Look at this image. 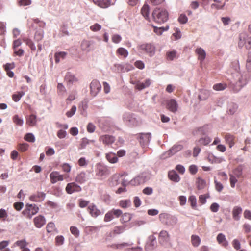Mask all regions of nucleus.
<instances>
[{"label":"nucleus","mask_w":251,"mask_h":251,"mask_svg":"<svg viewBox=\"0 0 251 251\" xmlns=\"http://www.w3.org/2000/svg\"><path fill=\"white\" fill-rule=\"evenodd\" d=\"M153 20L157 23L161 24L166 22L168 19V12L163 8H156L152 14Z\"/></svg>","instance_id":"nucleus-1"},{"label":"nucleus","mask_w":251,"mask_h":251,"mask_svg":"<svg viewBox=\"0 0 251 251\" xmlns=\"http://www.w3.org/2000/svg\"><path fill=\"white\" fill-rule=\"evenodd\" d=\"M159 219L161 223L167 226H174L177 222L176 217L166 213L160 214Z\"/></svg>","instance_id":"nucleus-2"},{"label":"nucleus","mask_w":251,"mask_h":251,"mask_svg":"<svg viewBox=\"0 0 251 251\" xmlns=\"http://www.w3.org/2000/svg\"><path fill=\"white\" fill-rule=\"evenodd\" d=\"M39 207L35 204H27L25 209L22 211V214L26 218L30 219L32 216L36 214L39 211Z\"/></svg>","instance_id":"nucleus-3"},{"label":"nucleus","mask_w":251,"mask_h":251,"mask_svg":"<svg viewBox=\"0 0 251 251\" xmlns=\"http://www.w3.org/2000/svg\"><path fill=\"white\" fill-rule=\"evenodd\" d=\"M138 50L142 52H145L150 56H153L155 51V47L151 44H143L139 46Z\"/></svg>","instance_id":"nucleus-4"},{"label":"nucleus","mask_w":251,"mask_h":251,"mask_svg":"<svg viewBox=\"0 0 251 251\" xmlns=\"http://www.w3.org/2000/svg\"><path fill=\"white\" fill-rule=\"evenodd\" d=\"M122 214V211L121 210L113 209L105 214L104 221L105 222L111 221L115 217L119 218Z\"/></svg>","instance_id":"nucleus-5"},{"label":"nucleus","mask_w":251,"mask_h":251,"mask_svg":"<svg viewBox=\"0 0 251 251\" xmlns=\"http://www.w3.org/2000/svg\"><path fill=\"white\" fill-rule=\"evenodd\" d=\"M109 170L106 166L101 164L97 165L96 171V175L97 176L102 177L109 175Z\"/></svg>","instance_id":"nucleus-6"},{"label":"nucleus","mask_w":251,"mask_h":251,"mask_svg":"<svg viewBox=\"0 0 251 251\" xmlns=\"http://www.w3.org/2000/svg\"><path fill=\"white\" fill-rule=\"evenodd\" d=\"M90 93L93 96H96L100 91L101 86L100 83L97 80H93L90 85Z\"/></svg>","instance_id":"nucleus-7"},{"label":"nucleus","mask_w":251,"mask_h":251,"mask_svg":"<svg viewBox=\"0 0 251 251\" xmlns=\"http://www.w3.org/2000/svg\"><path fill=\"white\" fill-rule=\"evenodd\" d=\"M166 108L170 111L176 113L178 107L176 101L174 99H170L166 101Z\"/></svg>","instance_id":"nucleus-8"},{"label":"nucleus","mask_w":251,"mask_h":251,"mask_svg":"<svg viewBox=\"0 0 251 251\" xmlns=\"http://www.w3.org/2000/svg\"><path fill=\"white\" fill-rule=\"evenodd\" d=\"M81 190L80 186L75 183L72 182L68 183L66 187V191L68 194H71L74 192H78Z\"/></svg>","instance_id":"nucleus-9"},{"label":"nucleus","mask_w":251,"mask_h":251,"mask_svg":"<svg viewBox=\"0 0 251 251\" xmlns=\"http://www.w3.org/2000/svg\"><path fill=\"white\" fill-rule=\"evenodd\" d=\"M99 140L104 145H109L114 142L115 138L112 135L106 134L100 136Z\"/></svg>","instance_id":"nucleus-10"},{"label":"nucleus","mask_w":251,"mask_h":251,"mask_svg":"<svg viewBox=\"0 0 251 251\" xmlns=\"http://www.w3.org/2000/svg\"><path fill=\"white\" fill-rule=\"evenodd\" d=\"M87 210L91 216L94 218H96L103 213L94 204L89 205Z\"/></svg>","instance_id":"nucleus-11"},{"label":"nucleus","mask_w":251,"mask_h":251,"mask_svg":"<svg viewBox=\"0 0 251 251\" xmlns=\"http://www.w3.org/2000/svg\"><path fill=\"white\" fill-rule=\"evenodd\" d=\"M50 182L51 183H55L58 181H63L64 179V176L60 175L58 172L53 171L50 175Z\"/></svg>","instance_id":"nucleus-12"},{"label":"nucleus","mask_w":251,"mask_h":251,"mask_svg":"<svg viewBox=\"0 0 251 251\" xmlns=\"http://www.w3.org/2000/svg\"><path fill=\"white\" fill-rule=\"evenodd\" d=\"M46 194L42 192H37L29 197V200L34 202H41L45 198Z\"/></svg>","instance_id":"nucleus-13"},{"label":"nucleus","mask_w":251,"mask_h":251,"mask_svg":"<svg viewBox=\"0 0 251 251\" xmlns=\"http://www.w3.org/2000/svg\"><path fill=\"white\" fill-rule=\"evenodd\" d=\"M225 141L229 148H232L236 143V137L230 133H226L224 136Z\"/></svg>","instance_id":"nucleus-14"},{"label":"nucleus","mask_w":251,"mask_h":251,"mask_svg":"<svg viewBox=\"0 0 251 251\" xmlns=\"http://www.w3.org/2000/svg\"><path fill=\"white\" fill-rule=\"evenodd\" d=\"M242 212V208L239 206H234L232 211V217L235 221H238L240 219V215Z\"/></svg>","instance_id":"nucleus-15"},{"label":"nucleus","mask_w":251,"mask_h":251,"mask_svg":"<svg viewBox=\"0 0 251 251\" xmlns=\"http://www.w3.org/2000/svg\"><path fill=\"white\" fill-rule=\"evenodd\" d=\"M46 220L45 218L41 215H39L34 219V223L35 226L37 228H41L45 224Z\"/></svg>","instance_id":"nucleus-16"},{"label":"nucleus","mask_w":251,"mask_h":251,"mask_svg":"<svg viewBox=\"0 0 251 251\" xmlns=\"http://www.w3.org/2000/svg\"><path fill=\"white\" fill-rule=\"evenodd\" d=\"M170 236L166 230H162L159 234L158 239L160 242H168L170 240Z\"/></svg>","instance_id":"nucleus-17"},{"label":"nucleus","mask_w":251,"mask_h":251,"mask_svg":"<svg viewBox=\"0 0 251 251\" xmlns=\"http://www.w3.org/2000/svg\"><path fill=\"white\" fill-rule=\"evenodd\" d=\"M65 80L68 84H73L77 82L78 79L74 75L67 73L65 76Z\"/></svg>","instance_id":"nucleus-18"},{"label":"nucleus","mask_w":251,"mask_h":251,"mask_svg":"<svg viewBox=\"0 0 251 251\" xmlns=\"http://www.w3.org/2000/svg\"><path fill=\"white\" fill-rule=\"evenodd\" d=\"M93 44V41L84 40L81 43V47L82 50L89 51L92 49Z\"/></svg>","instance_id":"nucleus-19"},{"label":"nucleus","mask_w":251,"mask_h":251,"mask_svg":"<svg viewBox=\"0 0 251 251\" xmlns=\"http://www.w3.org/2000/svg\"><path fill=\"white\" fill-rule=\"evenodd\" d=\"M151 137L150 133H140L139 134V142L141 144H147L149 142Z\"/></svg>","instance_id":"nucleus-20"},{"label":"nucleus","mask_w":251,"mask_h":251,"mask_svg":"<svg viewBox=\"0 0 251 251\" xmlns=\"http://www.w3.org/2000/svg\"><path fill=\"white\" fill-rule=\"evenodd\" d=\"M36 116L31 114L26 117V123L30 126H33L36 124Z\"/></svg>","instance_id":"nucleus-21"},{"label":"nucleus","mask_w":251,"mask_h":251,"mask_svg":"<svg viewBox=\"0 0 251 251\" xmlns=\"http://www.w3.org/2000/svg\"><path fill=\"white\" fill-rule=\"evenodd\" d=\"M217 240L219 244H221L225 247H226L228 245V243L226 240L225 236L223 233H219L217 235Z\"/></svg>","instance_id":"nucleus-22"},{"label":"nucleus","mask_w":251,"mask_h":251,"mask_svg":"<svg viewBox=\"0 0 251 251\" xmlns=\"http://www.w3.org/2000/svg\"><path fill=\"white\" fill-rule=\"evenodd\" d=\"M195 53L198 56V59L203 61L206 56V52L201 48H198L195 50Z\"/></svg>","instance_id":"nucleus-23"},{"label":"nucleus","mask_w":251,"mask_h":251,"mask_svg":"<svg viewBox=\"0 0 251 251\" xmlns=\"http://www.w3.org/2000/svg\"><path fill=\"white\" fill-rule=\"evenodd\" d=\"M93 1L101 8L107 7L110 4V0H93Z\"/></svg>","instance_id":"nucleus-24"},{"label":"nucleus","mask_w":251,"mask_h":251,"mask_svg":"<svg viewBox=\"0 0 251 251\" xmlns=\"http://www.w3.org/2000/svg\"><path fill=\"white\" fill-rule=\"evenodd\" d=\"M125 227L123 226H115L113 231L110 233V236L111 237L116 234L122 233L125 230Z\"/></svg>","instance_id":"nucleus-25"},{"label":"nucleus","mask_w":251,"mask_h":251,"mask_svg":"<svg viewBox=\"0 0 251 251\" xmlns=\"http://www.w3.org/2000/svg\"><path fill=\"white\" fill-rule=\"evenodd\" d=\"M151 84V81L150 79H147L144 82H138L136 85L135 88L139 90H141L146 87H148Z\"/></svg>","instance_id":"nucleus-26"},{"label":"nucleus","mask_w":251,"mask_h":251,"mask_svg":"<svg viewBox=\"0 0 251 251\" xmlns=\"http://www.w3.org/2000/svg\"><path fill=\"white\" fill-rule=\"evenodd\" d=\"M183 148V146L181 145H176L174 146L169 151L167 152L168 155H173L177 151L181 150Z\"/></svg>","instance_id":"nucleus-27"},{"label":"nucleus","mask_w":251,"mask_h":251,"mask_svg":"<svg viewBox=\"0 0 251 251\" xmlns=\"http://www.w3.org/2000/svg\"><path fill=\"white\" fill-rule=\"evenodd\" d=\"M86 180V173L82 172L78 174L76 178L75 181L79 183H83Z\"/></svg>","instance_id":"nucleus-28"},{"label":"nucleus","mask_w":251,"mask_h":251,"mask_svg":"<svg viewBox=\"0 0 251 251\" xmlns=\"http://www.w3.org/2000/svg\"><path fill=\"white\" fill-rule=\"evenodd\" d=\"M107 160L111 163H115L118 161V158L115 153L109 152L106 155Z\"/></svg>","instance_id":"nucleus-29"},{"label":"nucleus","mask_w":251,"mask_h":251,"mask_svg":"<svg viewBox=\"0 0 251 251\" xmlns=\"http://www.w3.org/2000/svg\"><path fill=\"white\" fill-rule=\"evenodd\" d=\"M168 177L170 180L174 182H178L180 180L179 176L174 171H170L169 172Z\"/></svg>","instance_id":"nucleus-30"},{"label":"nucleus","mask_w":251,"mask_h":251,"mask_svg":"<svg viewBox=\"0 0 251 251\" xmlns=\"http://www.w3.org/2000/svg\"><path fill=\"white\" fill-rule=\"evenodd\" d=\"M243 169L242 165H239L233 170V174H232L237 178H240L242 176Z\"/></svg>","instance_id":"nucleus-31"},{"label":"nucleus","mask_w":251,"mask_h":251,"mask_svg":"<svg viewBox=\"0 0 251 251\" xmlns=\"http://www.w3.org/2000/svg\"><path fill=\"white\" fill-rule=\"evenodd\" d=\"M155 237L153 236H151L150 237V242L148 243L146 246L145 247L146 249H152L154 247L156 246V241L155 240Z\"/></svg>","instance_id":"nucleus-32"},{"label":"nucleus","mask_w":251,"mask_h":251,"mask_svg":"<svg viewBox=\"0 0 251 251\" xmlns=\"http://www.w3.org/2000/svg\"><path fill=\"white\" fill-rule=\"evenodd\" d=\"M150 7L148 4H145L141 9V12L142 15L146 18L149 19Z\"/></svg>","instance_id":"nucleus-33"},{"label":"nucleus","mask_w":251,"mask_h":251,"mask_svg":"<svg viewBox=\"0 0 251 251\" xmlns=\"http://www.w3.org/2000/svg\"><path fill=\"white\" fill-rule=\"evenodd\" d=\"M200 238L196 235H193L191 236V243L192 245L195 247H197L201 243Z\"/></svg>","instance_id":"nucleus-34"},{"label":"nucleus","mask_w":251,"mask_h":251,"mask_svg":"<svg viewBox=\"0 0 251 251\" xmlns=\"http://www.w3.org/2000/svg\"><path fill=\"white\" fill-rule=\"evenodd\" d=\"M211 142V139L208 137L201 138L197 141L198 145L205 146L208 145Z\"/></svg>","instance_id":"nucleus-35"},{"label":"nucleus","mask_w":251,"mask_h":251,"mask_svg":"<svg viewBox=\"0 0 251 251\" xmlns=\"http://www.w3.org/2000/svg\"><path fill=\"white\" fill-rule=\"evenodd\" d=\"M95 141L94 140H89L87 138H84L82 139L81 143L80 144V149H84L90 143H94Z\"/></svg>","instance_id":"nucleus-36"},{"label":"nucleus","mask_w":251,"mask_h":251,"mask_svg":"<svg viewBox=\"0 0 251 251\" xmlns=\"http://www.w3.org/2000/svg\"><path fill=\"white\" fill-rule=\"evenodd\" d=\"M67 55V53L64 51H60L54 54L55 61L56 63L60 61V58L64 59Z\"/></svg>","instance_id":"nucleus-37"},{"label":"nucleus","mask_w":251,"mask_h":251,"mask_svg":"<svg viewBox=\"0 0 251 251\" xmlns=\"http://www.w3.org/2000/svg\"><path fill=\"white\" fill-rule=\"evenodd\" d=\"M116 53L124 58H126L128 55V51L126 49L122 47L119 48L117 50Z\"/></svg>","instance_id":"nucleus-38"},{"label":"nucleus","mask_w":251,"mask_h":251,"mask_svg":"<svg viewBox=\"0 0 251 251\" xmlns=\"http://www.w3.org/2000/svg\"><path fill=\"white\" fill-rule=\"evenodd\" d=\"M227 84L226 83H217L214 84L213 88L215 91H222L224 90L227 88Z\"/></svg>","instance_id":"nucleus-39"},{"label":"nucleus","mask_w":251,"mask_h":251,"mask_svg":"<svg viewBox=\"0 0 251 251\" xmlns=\"http://www.w3.org/2000/svg\"><path fill=\"white\" fill-rule=\"evenodd\" d=\"M28 245V243L26 242L25 240H21L17 241L13 245L14 246H18L20 249H23L25 247Z\"/></svg>","instance_id":"nucleus-40"},{"label":"nucleus","mask_w":251,"mask_h":251,"mask_svg":"<svg viewBox=\"0 0 251 251\" xmlns=\"http://www.w3.org/2000/svg\"><path fill=\"white\" fill-rule=\"evenodd\" d=\"M13 122L15 125L19 126H22L23 125V120L18 115H15L12 118Z\"/></svg>","instance_id":"nucleus-41"},{"label":"nucleus","mask_w":251,"mask_h":251,"mask_svg":"<svg viewBox=\"0 0 251 251\" xmlns=\"http://www.w3.org/2000/svg\"><path fill=\"white\" fill-rule=\"evenodd\" d=\"M25 95V93L23 91L17 92L15 94H14L12 96V100L15 102H18L19 101L21 97Z\"/></svg>","instance_id":"nucleus-42"},{"label":"nucleus","mask_w":251,"mask_h":251,"mask_svg":"<svg viewBox=\"0 0 251 251\" xmlns=\"http://www.w3.org/2000/svg\"><path fill=\"white\" fill-rule=\"evenodd\" d=\"M238 109V105L234 103H230L228 108V112L230 114H233Z\"/></svg>","instance_id":"nucleus-43"},{"label":"nucleus","mask_w":251,"mask_h":251,"mask_svg":"<svg viewBox=\"0 0 251 251\" xmlns=\"http://www.w3.org/2000/svg\"><path fill=\"white\" fill-rule=\"evenodd\" d=\"M196 183L197 188L199 190L203 189L206 185L205 181L201 178H198L197 180Z\"/></svg>","instance_id":"nucleus-44"},{"label":"nucleus","mask_w":251,"mask_h":251,"mask_svg":"<svg viewBox=\"0 0 251 251\" xmlns=\"http://www.w3.org/2000/svg\"><path fill=\"white\" fill-rule=\"evenodd\" d=\"M131 219V215L128 213H125L122 215L120 219L121 223H125L129 221Z\"/></svg>","instance_id":"nucleus-45"},{"label":"nucleus","mask_w":251,"mask_h":251,"mask_svg":"<svg viewBox=\"0 0 251 251\" xmlns=\"http://www.w3.org/2000/svg\"><path fill=\"white\" fill-rule=\"evenodd\" d=\"M246 82L244 84H241V81L239 80V82L236 83V85L232 87V91L234 93L238 92L243 87L244 85L246 84Z\"/></svg>","instance_id":"nucleus-46"},{"label":"nucleus","mask_w":251,"mask_h":251,"mask_svg":"<svg viewBox=\"0 0 251 251\" xmlns=\"http://www.w3.org/2000/svg\"><path fill=\"white\" fill-rule=\"evenodd\" d=\"M229 181H230V184L232 188H234L235 186L236 183L237 182L238 180L237 179V177L235 176H234L232 174H229Z\"/></svg>","instance_id":"nucleus-47"},{"label":"nucleus","mask_w":251,"mask_h":251,"mask_svg":"<svg viewBox=\"0 0 251 251\" xmlns=\"http://www.w3.org/2000/svg\"><path fill=\"white\" fill-rule=\"evenodd\" d=\"M176 52L175 50L168 51L166 53V58L168 60L172 61L176 57Z\"/></svg>","instance_id":"nucleus-48"},{"label":"nucleus","mask_w":251,"mask_h":251,"mask_svg":"<svg viewBox=\"0 0 251 251\" xmlns=\"http://www.w3.org/2000/svg\"><path fill=\"white\" fill-rule=\"evenodd\" d=\"M188 201L190 203L191 206L193 209H196L197 205L196 198L194 196H191L188 199Z\"/></svg>","instance_id":"nucleus-49"},{"label":"nucleus","mask_w":251,"mask_h":251,"mask_svg":"<svg viewBox=\"0 0 251 251\" xmlns=\"http://www.w3.org/2000/svg\"><path fill=\"white\" fill-rule=\"evenodd\" d=\"M131 201L129 200H122L120 201L119 205L124 208L130 206Z\"/></svg>","instance_id":"nucleus-50"},{"label":"nucleus","mask_w":251,"mask_h":251,"mask_svg":"<svg viewBox=\"0 0 251 251\" xmlns=\"http://www.w3.org/2000/svg\"><path fill=\"white\" fill-rule=\"evenodd\" d=\"M29 145L27 143L19 144L18 145V150L22 152L25 151L27 150Z\"/></svg>","instance_id":"nucleus-51"},{"label":"nucleus","mask_w":251,"mask_h":251,"mask_svg":"<svg viewBox=\"0 0 251 251\" xmlns=\"http://www.w3.org/2000/svg\"><path fill=\"white\" fill-rule=\"evenodd\" d=\"M23 40L26 44L30 47L32 50H36V47L34 44L30 39H24Z\"/></svg>","instance_id":"nucleus-52"},{"label":"nucleus","mask_w":251,"mask_h":251,"mask_svg":"<svg viewBox=\"0 0 251 251\" xmlns=\"http://www.w3.org/2000/svg\"><path fill=\"white\" fill-rule=\"evenodd\" d=\"M24 139L29 142H35V137L33 134L32 133H27L25 135Z\"/></svg>","instance_id":"nucleus-53"},{"label":"nucleus","mask_w":251,"mask_h":251,"mask_svg":"<svg viewBox=\"0 0 251 251\" xmlns=\"http://www.w3.org/2000/svg\"><path fill=\"white\" fill-rule=\"evenodd\" d=\"M46 229L48 232H52L55 230V226L53 223H49L46 226Z\"/></svg>","instance_id":"nucleus-54"},{"label":"nucleus","mask_w":251,"mask_h":251,"mask_svg":"<svg viewBox=\"0 0 251 251\" xmlns=\"http://www.w3.org/2000/svg\"><path fill=\"white\" fill-rule=\"evenodd\" d=\"M214 184L215 189L219 192H221L223 189V185L221 182L218 181L215 178L214 179Z\"/></svg>","instance_id":"nucleus-55"},{"label":"nucleus","mask_w":251,"mask_h":251,"mask_svg":"<svg viewBox=\"0 0 251 251\" xmlns=\"http://www.w3.org/2000/svg\"><path fill=\"white\" fill-rule=\"evenodd\" d=\"M153 31L157 35H161L162 32L164 31L167 30L168 29V28H166L165 29L164 27H157L154 26H153Z\"/></svg>","instance_id":"nucleus-56"},{"label":"nucleus","mask_w":251,"mask_h":251,"mask_svg":"<svg viewBox=\"0 0 251 251\" xmlns=\"http://www.w3.org/2000/svg\"><path fill=\"white\" fill-rule=\"evenodd\" d=\"M209 194L201 195L199 196V201L201 204H203L206 203V199L209 198Z\"/></svg>","instance_id":"nucleus-57"},{"label":"nucleus","mask_w":251,"mask_h":251,"mask_svg":"<svg viewBox=\"0 0 251 251\" xmlns=\"http://www.w3.org/2000/svg\"><path fill=\"white\" fill-rule=\"evenodd\" d=\"M76 111V107L75 105H73L71 109L66 113V115L68 117H71L73 116Z\"/></svg>","instance_id":"nucleus-58"},{"label":"nucleus","mask_w":251,"mask_h":251,"mask_svg":"<svg viewBox=\"0 0 251 251\" xmlns=\"http://www.w3.org/2000/svg\"><path fill=\"white\" fill-rule=\"evenodd\" d=\"M89 203V201L83 200L82 199H79L78 200V205L81 208H85L88 206Z\"/></svg>","instance_id":"nucleus-59"},{"label":"nucleus","mask_w":251,"mask_h":251,"mask_svg":"<svg viewBox=\"0 0 251 251\" xmlns=\"http://www.w3.org/2000/svg\"><path fill=\"white\" fill-rule=\"evenodd\" d=\"M70 231L75 237H78L79 235V230L75 226H71L70 227Z\"/></svg>","instance_id":"nucleus-60"},{"label":"nucleus","mask_w":251,"mask_h":251,"mask_svg":"<svg viewBox=\"0 0 251 251\" xmlns=\"http://www.w3.org/2000/svg\"><path fill=\"white\" fill-rule=\"evenodd\" d=\"M219 205L216 202L211 204L210 207V210L213 212H217L219 209Z\"/></svg>","instance_id":"nucleus-61"},{"label":"nucleus","mask_w":251,"mask_h":251,"mask_svg":"<svg viewBox=\"0 0 251 251\" xmlns=\"http://www.w3.org/2000/svg\"><path fill=\"white\" fill-rule=\"evenodd\" d=\"M232 244L233 248L236 250H239L241 248V244L238 239H234Z\"/></svg>","instance_id":"nucleus-62"},{"label":"nucleus","mask_w":251,"mask_h":251,"mask_svg":"<svg viewBox=\"0 0 251 251\" xmlns=\"http://www.w3.org/2000/svg\"><path fill=\"white\" fill-rule=\"evenodd\" d=\"M63 171L66 173H69L71 171V166L68 163H63L61 165Z\"/></svg>","instance_id":"nucleus-63"},{"label":"nucleus","mask_w":251,"mask_h":251,"mask_svg":"<svg viewBox=\"0 0 251 251\" xmlns=\"http://www.w3.org/2000/svg\"><path fill=\"white\" fill-rule=\"evenodd\" d=\"M246 67L248 71H251V54L249 53L246 62Z\"/></svg>","instance_id":"nucleus-64"}]
</instances>
